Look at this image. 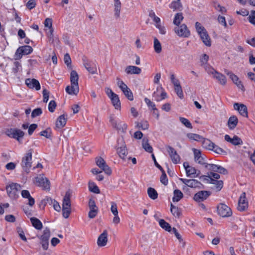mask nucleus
Instances as JSON below:
<instances>
[{
	"label": "nucleus",
	"instance_id": "46",
	"mask_svg": "<svg viewBox=\"0 0 255 255\" xmlns=\"http://www.w3.org/2000/svg\"><path fill=\"white\" fill-rule=\"evenodd\" d=\"M202 143L203 147L209 150L212 149V147L214 144L211 140L208 139H204Z\"/></svg>",
	"mask_w": 255,
	"mask_h": 255
},
{
	"label": "nucleus",
	"instance_id": "10",
	"mask_svg": "<svg viewBox=\"0 0 255 255\" xmlns=\"http://www.w3.org/2000/svg\"><path fill=\"white\" fill-rule=\"evenodd\" d=\"M217 211L218 214L222 217H228L232 215L231 208L223 203H221L218 206Z\"/></svg>",
	"mask_w": 255,
	"mask_h": 255
},
{
	"label": "nucleus",
	"instance_id": "36",
	"mask_svg": "<svg viewBox=\"0 0 255 255\" xmlns=\"http://www.w3.org/2000/svg\"><path fill=\"white\" fill-rule=\"evenodd\" d=\"M79 76L75 70H72L70 73V82L71 84L78 85Z\"/></svg>",
	"mask_w": 255,
	"mask_h": 255
},
{
	"label": "nucleus",
	"instance_id": "47",
	"mask_svg": "<svg viewBox=\"0 0 255 255\" xmlns=\"http://www.w3.org/2000/svg\"><path fill=\"white\" fill-rule=\"evenodd\" d=\"M170 211L172 215L176 217H179L180 212L178 207L171 204Z\"/></svg>",
	"mask_w": 255,
	"mask_h": 255
},
{
	"label": "nucleus",
	"instance_id": "6",
	"mask_svg": "<svg viewBox=\"0 0 255 255\" xmlns=\"http://www.w3.org/2000/svg\"><path fill=\"white\" fill-rule=\"evenodd\" d=\"M96 165L102 169L106 174L110 175L112 174V170L107 164L105 160L101 157H97L95 158Z\"/></svg>",
	"mask_w": 255,
	"mask_h": 255
},
{
	"label": "nucleus",
	"instance_id": "14",
	"mask_svg": "<svg viewBox=\"0 0 255 255\" xmlns=\"http://www.w3.org/2000/svg\"><path fill=\"white\" fill-rule=\"evenodd\" d=\"M179 180L187 186L194 188H202V184L196 179H187L179 178Z\"/></svg>",
	"mask_w": 255,
	"mask_h": 255
},
{
	"label": "nucleus",
	"instance_id": "39",
	"mask_svg": "<svg viewBox=\"0 0 255 255\" xmlns=\"http://www.w3.org/2000/svg\"><path fill=\"white\" fill-rule=\"evenodd\" d=\"M159 224L160 226L164 230L169 232H170L172 231V228L170 225L166 222L163 219L159 220Z\"/></svg>",
	"mask_w": 255,
	"mask_h": 255
},
{
	"label": "nucleus",
	"instance_id": "1",
	"mask_svg": "<svg viewBox=\"0 0 255 255\" xmlns=\"http://www.w3.org/2000/svg\"><path fill=\"white\" fill-rule=\"evenodd\" d=\"M20 189V185L13 183L7 186L6 188L7 194L11 199H16L18 198V192Z\"/></svg>",
	"mask_w": 255,
	"mask_h": 255
},
{
	"label": "nucleus",
	"instance_id": "3",
	"mask_svg": "<svg viewBox=\"0 0 255 255\" xmlns=\"http://www.w3.org/2000/svg\"><path fill=\"white\" fill-rule=\"evenodd\" d=\"M117 85L122 91L125 96L130 101L133 100V96L131 91L127 85L119 78H117Z\"/></svg>",
	"mask_w": 255,
	"mask_h": 255
},
{
	"label": "nucleus",
	"instance_id": "8",
	"mask_svg": "<svg viewBox=\"0 0 255 255\" xmlns=\"http://www.w3.org/2000/svg\"><path fill=\"white\" fill-rule=\"evenodd\" d=\"M6 134L11 138H15L19 141L20 139L22 138L24 132L20 129L17 128L8 129L5 131Z\"/></svg>",
	"mask_w": 255,
	"mask_h": 255
},
{
	"label": "nucleus",
	"instance_id": "41",
	"mask_svg": "<svg viewBox=\"0 0 255 255\" xmlns=\"http://www.w3.org/2000/svg\"><path fill=\"white\" fill-rule=\"evenodd\" d=\"M183 197V193L178 189H176L174 191V196L172 198L173 202H178Z\"/></svg>",
	"mask_w": 255,
	"mask_h": 255
},
{
	"label": "nucleus",
	"instance_id": "5",
	"mask_svg": "<svg viewBox=\"0 0 255 255\" xmlns=\"http://www.w3.org/2000/svg\"><path fill=\"white\" fill-rule=\"evenodd\" d=\"M33 51L32 48L29 45H24L19 47L16 51L14 57L15 59L21 58L22 55H28Z\"/></svg>",
	"mask_w": 255,
	"mask_h": 255
},
{
	"label": "nucleus",
	"instance_id": "43",
	"mask_svg": "<svg viewBox=\"0 0 255 255\" xmlns=\"http://www.w3.org/2000/svg\"><path fill=\"white\" fill-rule=\"evenodd\" d=\"M88 187L89 190L92 192L96 194H99L100 192L98 187L93 182L90 181L89 182Z\"/></svg>",
	"mask_w": 255,
	"mask_h": 255
},
{
	"label": "nucleus",
	"instance_id": "17",
	"mask_svg": "<svg viewBox=\"0 0 255 255\" xmlns=\"http://www.w3.org/2000/svg\"><path fill=\"white\" fill-rule=\"evenodd\" d=\"M110 122L113 127L122 132H125L128 126L126 124L122 122L118 123L112 117H110Z\"/></svg>",
	"mask_w": 255,
	"mask_h": 255
},
{
	"label": "nucleus",
	"instance_id": "37",
	"mask_svg": "<svg viewBox=\"0 0 255 255\" xmlns=\"http://www.w3.org/2000/svg\"><path fill=\"white\" fill-rule=\"evenodd\" d=\"M213 77L218 80L220 84L223 85H225L226 84V78L223 74L218 72L214 75Z\"/></svg>",
	"mask_w": 255,
	"mask_h": 255
},
{
	"label": "nucleus",
	"instance_id": "63",
	"mask_svg": "<svg viewBox=\"0 0 255 255\" xmlns=\"http://www.w3.org/2000/svg\"><path fill=\"white\" fill-rule=\"evenodd\" d=\"M56 103L55 101L51 100L48 104V110L49 112L53 113L56 107Z\"/></svg>",
	"mask_w": 255,
	"mask_h": 255
},
{
	"label": "nucleus",
	"instance_id": "33",
	"mask_svg": "<svg viewBox=\"0 0 255 255\" xmlns=\"http://www.w3.org/2000/svg\"><path fill=\"white\" fill-rule=\"evenodd\" d=\"M112 103L115 108L117 110H120L121 109V102L119 99V96L117 94H115L114 96L110 98Z\"/></svg>",
	"mask_w": 255,
	"mask_h": 255
},
{
	"label": "nucleus",
	"instance_id": "40",
	"mask_svg": "<svg viewBox=\"0 0 255 255\" xmlns=\"http://www.w3.org/2000/svg\"><path fill=\"white\" fill-rule=\"evenodd\" d=\"M183 18L184 17L182 12L177 13L175 15L173 22L176 26L180 25Z\"/></svg>",
	"mask_w": 255,
	"mask_h": 255
},
{
	"label": "nucleus",
	"instance_id": "24",
	"mask_svg": "<svg viewBox=\"0 0 255 255\" xmlns=\"http://www.w3.org/2000/svg\"><path fill=\"white\" fill-rule=\"evenodd\" d=\"M65 90L69 95H77L79 91V85L71 84V86H67L66 87Z\"/></svg>",
	"mask_w": 255,
	"mask_h": 255
},
{
	"label": "nucleus",
	"instance_id": "29",
	"mask_svg": "<svg viewBox=\"0 0 255 255\" xmlns=\"http://www.w3.org/2000/svg\"><path fill=\"white\" fill-rule=\"evenodd\" d=\"M67 119L65 115L60 116L56 122V127L57 128H61L65 126L66 124Z\"/></svg>",
	"mask_w": 255,
	"mask_h": 255
},
{
	"label": "nucleus",
	"instance_id": "23",
	"mask_svg": "<svg viewBox=\"0 0 255 255\" xmlns=\"http://www.w3.org/2000/svg\"><path fill=\"white\" fill-rule=\"evenodd\" d=\"M125 72L128 74H139L141 69L135 66H128L126 68Z\"/></svg>",
	"mask_w": 255,
	"mask_h": 255
},
{
	"label": "nucleus",
	"instance_id": "28",
	"mask_svg": "<svg viewBox=\"0 0 255 255\" xmlns=\"http://www.w3.org/2000/svg\"><path fill=\"white\" fill-rule=\"evenodd\" d=\"M21 196L23 198H27L28 200V204L30 206H32L35 203V200L33 198H32L29 193V192L26 190H23L21 191Z\"/></svg>",
	"mask_w": 255,
	"mask_h": 255
},
{
	"label": "nucleus",
	"instance_id": "59",
	"mask_svg": "<svg viewBox=\"0 0 255 255\" xmlns=\"http://www.w3.org/2000/svg\"><path fill=\"white\" fill-rule=\"evenodd\" d=\"M53 32V29H51L47 32V35L49 39V41L51 43L54 42L55 39H57V37L54 36Z\"/></svg>",
	"mask_w": 255,
	"mask_h": 255
},
{
	"label": "nucleus",
	"instance_id": "35",
	"mask_svg": "<svg viewBox=\"0 0 255 255\" xmlns=\"http://www.w3.org/2000/svg\"><path fill=\"white\" fill-rule=\"evenodd\" d=\"M43 202H44V204L47 203H51L53 204V208L54 209L58 212L60 211L61 210V207L59 203L55 200H53L51 198H47L46 199L43 200Z\"/></svg>",
	"mask_w": 255,
	"mask_h": 255
},
{
	"label": "nucleus",
	"instance_id": "50",
	"mask_svg": "<svg viewBox=\"0 0 255 255\" xmlns=\"http://www.w3.org/2000/svg\"><path fill=\"white\" fill-rule=\"evenodd\" d=\"M204 67L206 72L208 74L212 75L213 77L215 74H216L218 72V71H217L212 67H211L210 65L208 64L204 66Z\"/></svg>",
	"mask_w": 255,
	"mask_h": 255
},
{
	"label": "nucleus",
	"instance_id": "19",
	"mask_svg": "<svg viewBox=\"0 0 255 255\" xmlns=\"http://www.w3.org/2000/svg\"><path fill=\"white\" fill-rule=\"evenodd\" d=\"M195 161L201 165H206L204 157L202 155L201 151L196 149H193Z\"/></svg>",
	"mask_w": 255,
	"mask_h": 255
},
{
	"label": "nucleus",
	"instance_id": "64",
	"mask_svg": "<svg viewBox=\"0 0 255 255\" xmlns=\"http://www.w3.org/2000/svg\"><path fill=\"white\" fill-rule=\"evenodd\" d=\"M248 18L250 22L255 25V11L253 10L251 11V15L249 16Z\"/></svg>",
	"mask_w": 255,
	"mask_h": 255
},
{
	"label": "nucleus",
	"instance_id": "20",
	"mask_svg": "<svg viewBox=\"0 0 255 255\" xmlns=\"http://www.w3.org/2000/svg\"><path fill=\"white\" fill-rule=\"evenodd\" d=\"M107 242L108 232L107 230H104L98 238L97 245L99 247H104L107 245Z\"/></svg>",
	"mask_w": 255,
	"mask_h": 255
},
{
	"label": "nucleus",
	"instance_id": "13",
	"mask_svg": "<svg viewBox=\"0 0 255 255\" xmlns=\"http://www.w3.org/2000/svg\"><path fill=\"white\" fill-rule=\"evenodd\" d=\"M248 208V202L246 199L245 192H243L241 195L239 201L238 210L241 212L245 211Z\"/></svg>",
	"mask_w": 255,
	"mask_h": 255
},
{
	"label": "nucleus",
	"instance_id": "42",
	"mask_svg": "<svg viewBox=\"0 0 255 255\" xmlns=\"http://www.w3.org/2000/svg\"><path fill=\"white\" fill-rule=\"evenodd\" d=\"M147 194L150 198L155 200L158 197V193L153 188L149 187L147 189Z\"/></svg>",
	"mask_w": 255,
	"mask_h": 255
},
{
	"label": "nucleus",
	"instance_id": "26",
	"mask_svg": "<svg viewBox=\"0 0 255 255\" xmlns=\"http://www.w3.org/2000/svg\"><path fill=\"white\" fill-rule=\"evenodd\" d=\"M169 7L173 11L181 10L183 6L180 0H173L169 5Z\"/></svg>",
	"mask_w": 255,
	"mask_h": 255
},
{
	"label": "nucleus",
	"instance_id": "55",
	"mask_svg": "<svg viewBox=\"0 0 255 255\" xmlns=\"http://www.w3.org/2000/svg\"><path fill=\"white\" fill-rule=\"evenodd\" d=\"M209 60V56L206 54H203L200 58L201 65L202 66H204L208 64V61Z\"/></svg>",
	"mask_w": 255,
	"mask_h": 255
},
{
	"label": "nucleus",
	"instance_id": "18",
	"mask_svg": "<svg viewBox=\"0 0 255 255\" xmlns=\"http://www.w3.org/2000/svg\"><path fill=\"white\" fill-rule=\"evenodd\" d=\"M83 65L87 70L92 74H95L97 73V69L96 65L95 63L91 61H88L83 59Z\"/></svg>",
	"mask_w": 255,
	"mask_h": 255
},
{
	"label": "nucleus",
	"instance_id": "2",
	"mask_svg": "<svg viewBox=\"0 0 255 255\" xmlns=\"http://www.w3.org/2000/svg\"><path fill=\"white\" fill-rule=\"evenodd\" d=\"M32 154V150H28L22 159L21 165L23 170L26 173L29 172V169L31 167Z\"/></svg>",
	"mask_w": 255,
	"mask_h": 255
},
{
	"label": "nucleus",
	"instance_id": "61",
	"mask_svg": "<svg viewBox=\"0 0 255 255\" xmlns=\"http://www.w3.org/2000/svg\"><path fill=\"white\" fill-rule=\"evenodd\" d=\"M161 171L162 172V175L160 177V181L163 184L166 185L168 184L167 176L163 169Z\"/></svg>",
	"mask_w": 255,
	"mask_h": 255
},
{
	"label": "nucleus",
	"instance_id": "27",
	"mask_svg": "<svg viewBox=\"0 0 255 255\" xmlns=\"http://www.w3.org/2000/svg\"><path fill=\"white\" fill-rule=\"evenodd\" d=\"M209 183L215 185V189L217 191H220L223 186V182L222 180H216L210 177H208V178L206 179Z\"/></svg>",
	"mask_w": 255,
	"mask_h": 255
},
{
	"label": "nucleus",
	"instance_id": "7",
	"mask_svg": "<svg viewBox=\"0 0 255 255\" xmlns=\"http://www.w3.org/2000/svg\"><path fill=\"white\" fill-rule=\"evenodd\" d=\"M50 237V231L48 228L44 230L43 234L40 236V244L44 250H47L49 246V239Z\"/></svg>",
	"mask_w": 255,
	"mask_h": 255
},
{
	"label": "nucleus",
	"instance_id": "31",
	"mask_svg": "<svg viewBox=\"0 0 255 255\" xmlns=\"http://www.w3.org/2000/svg\"><path fill=\"white\" fill-rule=\"evenodd\" d=\"M186 175L188 177H196L199 174V171H198L195 168L190 166L188 169H186Z\"/></svg>",
	"mask_w": 255,
	"mask_h": 255
},
{
	"label": "nucleus",
	"instance_id": "15",
	"mask_svg": "<svg viewBox=\"0 0 255 255\" xmlns=\"http://www.w3.org/2000/svg\"><path fill=\"white\" fill-rule=\"evenodd\" d=\"M89 207L90 211L88 213V217L90 219L94 218L97 215L98 209L95 201L92 199L89 200Z\"/></svg>",
	"mask_w": 255,
	"mask_h": 255
},
{
	"label": "nucleus",
	"instance_id": "51",
	"mask_svg": "<svg viewBox=\"0 0 255 255\" xmlns=\"http://www.w3.org/2000/svg\"><path fill=\"white\" fill-rule=\"evenodd\" d=\"M239 112L242 116L245 117H248V109L246 105L241 104Z\"/></svg>",
	"mask_w": 255,
	"mask_h": 255
},
{
	"label": "nucleus",
	"instance_id": "54",
	"mask_svg": "<svg viewBox=\"0 0 255 255\" xmlns=\"http://www.w3.org/2000/svg\"><path fill=\"white\" fill-rule=\"evenodd\" d=\"M64 61L68 67L72 68L71 59L69 54L66 53L64 55Z\"/></svg>",
	"mask_w": 255,
	"mask_h": 255
},
{
	"label": "nucleus",
	"instance_id": "60",
	"mask_svg": "<svg viewBox=\"0 0 255 255\" xmlns=\"http://www.w3.org/2000/svg\"><path fill=\"white\" fill-rule=\"evenodd\" d=\"M42 113V109L40 108L34 109L31 113V117L32 118H35L36 117L40 116Z\"/></svg>",
	"mask_w": 255,
	"mask_h": 255
},
{
	"label": "nucleus",
	"instance_id": "62",
	"mask_svg": "<svg viewBox=\"0 0 255 255\" xmlns=\"http://www.w3.org/2000/svg\"><path fill=\"white\" fill-rule=\"evenodd\" d=\"M218 165L214 164H206L205 165V167L209 170L216 172L217 170H218Z\"/></svg>",
	"mask_w": 255,
	"mask_h": 255
},
{
	"label": "nucleus",
	"instance_id": "57",
	"mask_svg": "<svg viewBox=\"0 0 255 255\" xmlns=\"http://www.w3.org/2000/svg\"><path fill=\"white\" fill-rule=\"evenodd\" d=\"M71 208L62 207L63 217L65 219L68 218L71 213Z\"/></svg>",
	"mask_w": 255,
	"mask_h": 255
},
{
	"label": "nucleus",
	"instance_id": "53",
	"mask_svg": "<svg viewBox=\"0 0 255 255\" xmlns=\"http://www.w3.org/2000/svg\"><path fill=\"white\" fill-rule=\"evenodd\" d=\"M225 73L230 77V78L234 83H235L236 82L239 80V78L237 77V76L235 75L232 72H230L228 70H225Z\"/></svg>",
	"mask_w": 255,
	"mask_h": 255
},
{
	"label": "nucleus",
	"instance_id": "9",
	"mask_svg": "<svg viewBox=\"0 0 255 255\" xmlns=\"http://www.w3.org/2000/svg\"><path fill=\"white\" fill-rule=\"evenodd\" d=\"M35 182L38 186L42 187L43 189H50L49 181L43 175H39L35 177Z\"/></svg>",
	"mask_w": 255,
	"mask_h": 255
},
{
	"label": "nucleus",
	"instance_id": "48",
	"mask_svg": "<svg viewBox=\"0 0 255 255\" xmlns=\"http://www.w3.org/2000/svg\"><path fill=\"white\" fill-rule=\"evenodd\" d=\"M179 121L186 128H192V124L187 119L183 117H180Z\"/></svg>",
	"mask_w": 255,
	"mask_h": 255
},
{
	"label": "nucleus",
	"instance_id": "16",
	"mask_svg": "<svg viewBox=\"0 0 255 255\" xmlns=\"http://www.w3.org/2000/svg\"><path fill=\"white\" fill-rule=\"evenodd\" d=\"M211 194L208 191H201L196 193L194 196V200L197 202H201L206 200Z\"/></svg>",
	"mask_w": 255,
	"mask_h": 255
},
{
	"label": "nucleus",
	"instance_id": "25",
	"mask_svg": "<svg viewBox=\"0 0 255 255\" xmlns=\"http://www.w3.org/2000/svg\"><path fill=\"white\" fill-rule=\"evenodd\" d=\"M204 44L208 47L211 45V41L207 31L201 33L199 34Z\"/></svg>",
	"mask_w": 255,
	"mask_h": 255
},
{
	"label": "nucleus",
	"instance_id": "45",
	"mask_svg": "<svg viewBox=\"0 0 255 255\" xmlns=\"http://www.w3.org/2000/svg\"><path fill=\"white\" fill-rule=\"evenodd\" d=\"M187 136L191 140L200 141L203 139L201 136L196 133H189L187 134Z\"/></svg>",
	"mask_w": 255,
	"mask_h": 255
},
{
	"label": "nucleus",
	"instance_id": "21",
	"mask_svg": "<svg viewBox=\"0 0 255 255\" xmlns=\"http://www.w3.org/2000/svg\"><path fill=\"white\" fill-rule=\"evenodd\" d=\"M114 17L116 19L120 18L122 9V3L120 0H114Z\"/></svg>",
	"mask_w": 255,
	"mask_h": 255
},
{
	"label": "nucleus",
	"instance_id": "30",
	"mask_svg": "<svg viewBox=\"0 0 255 255\" xmlns=\"http://www.w3.org/2000/svg\"><path fill=\"white\" fill-rule=\"evenodd\" d=\"M238 123V120L236 116H233L231 117L228 121V125L230 129H234Z\"/></svg>",
	"mask_w": 255,
	"mask_h": 255
},
{
	"label": "nucleus",
	"instance_id": "11",
	"mask_svg": "<svg viewBox=\"0 0 255 255\" xmlns=\"http://www.w3.org/2000/svg\"><path fill=\"white\" fill-rule=\"evenodd\" d=\"M117 150L120 157L123 159H124L127 155L128 151L126 147L125 141L123 138L118 139V147Z\"/></svg>",
	"mask_w": 255,
	"mask_h": 255
},
{
	"label": "nucleus",
	"instance_id": "49",
	"mask_svg": "<svg viewBox=\"0 0 255 255\" xmlns=\"http://www.w3.org/2000/svg\"><path fill=\"white\" fill-rule=\"evenodd\" d=\"M21 70V65L19 62L15 61L14 62V67L12 69V72L14 75H16L17 73Z\"/></svg>",
	"mask_w": 255,
	"mask_h": 255
},
{
	"label": "nucleus",
	"instance_id": "52",
	"mask_svg": "<svg viewBox=\"0 0 255 255\" xmlns=\"http://www.w3.org/2000/svg\"><path fill=\"white\" fill-rule=\"evenodd\" d=\"M195 27L196 31L198 34L204 32L205 31H207L206 29L203 27L201 24L199 22H196L195 23Z\"/></svg>",
	"mask_w": 255,
	"mask_h": 255
},
{
	"label": "nucleus",
	"instance_id": "34",
	"mask_svg": "<svg viewBox=\"0 0 255 255\" xmlns=\"http://www.w3.org/2000/svg\"><path fill=\"white\" fill-rule=\"evenodd\" d=\"M70 196V192H67L63 199L62 207L71 208Z\"/></svg>",
	"mask_w": 255,
	"mask_h": 255
},
{
	"label": "nucleus",
	"instance_id": "4",
	"mask_svg": "<svg viewBox=\"0 0 255 255\" xmlns=\"http://www.w3.org/2000/svg\"><path fill=\"white\" fill-rule=\"evenodd\" d=\"M174 31L178 36L181 37H188L190 35V31L185 24L176 26Z\"/></svg>",
	"mask_w": 255,
	"mask_h": 255
},
{
	"label": "nucleus",
	"instance_id": "58",
	"mask_svg": "<svg viewBox=\"0 0 255 255\" xmlns=\"http://www.w3.org/2000/svg\"><path fill=\"white\" fill-rule=\"evenodd\" d=\"M174 90L177 96L180 98L183 99L184 97L183 91L181 85L174 87Z\"/></svg>",
	"mask_w": 255,
	"mask_h": 255
},
{
	"label": "nucleus",
	"instance_id": "22",
	"mask_svg": "<svg viewBox=\"0 0 255 255\" xmlns=\"http://www.w3.org/2000/svg\"><path fill=\"white\" fill-rule=\"evenodd\" d=\"M26 85L31 89L35 88L36 90L40 89V85L38 80L35 79H27L25 80Z\"/></svg>",
	"mask_w": 255,
	"mask_h": 255
},
{
	"label": "nucleus",
	"instance_id": "32",
	"mask_svg": "<svg viewBox=\"0 0 255 255\" xmlns=\"http://www.w3.org/2000/svg\"><path fill=\"white\" fill-rule=\"evenodd\" d=\"M142 146L143 148L149 153H152L153 148L149 144L148 139L146 137H144L142 141Z\"/></svg>",
	"mask_w": 255,
	"mask_h": 255
},
{
	"label": "nucleus",
	"instance_id": "56",
	"mask_svg": "<svg viewBox=\"0 0 255 255\" xmlns=\"http://www.w3.org/2000/svg\"><path fill=\"white\" fill-rule=\"evenodd\" d=\"M232 144L235 145H238L243 144L242 139L237 135L234 136L232 139Z\"/></svg>",
	"mask_w": 255,
	"mask_h": 255
},
{
	"label": "nucleus",
	"instance_id": "38",
	"mask_svg": "<svg viewBox=\"0 0 255 255\" xmlns=\"http://www.w3.org/2000/svg\"><path fill=\"white\" fill-rule=\"evenodd\" d=\"M32 226L37 230H41L42 228V224L41 221L38 219L32 217L30 218Z\"/></svg>",
	"mask_w": 255,
	"mask_h": 255
},
{
	"label": "nucleus",
	"instance_id": "44",
	"mask_svg": "<svg viewBox=\"0 0 255 255\" xmlns=\"http://www.w3.org/2000/svg\"><path fill=\"white\" fill-rule=\"evenodd\" d=\"M154 49L157 53H160L162 50L161 45L157 38H154Z\"/></svg>",
	"mask_w": 255,
	"mask_h": 255
},
{
	"label": "nucleus",
	"instance_id": "12",
	"mask_svg": "<svg viewBox=\"0 0 255 255\" xmlns=\"http://www.w3.org/2000/svg\"><path fill=\"white\" fill-rule=\"evenodd\" d=\"M166 148L172 162L174 164L179 163L180 157L176 150L170 145H166Z\"/></svg>",
	"mask_w": 255,
	"mask_h": 255
}]
</instances>
